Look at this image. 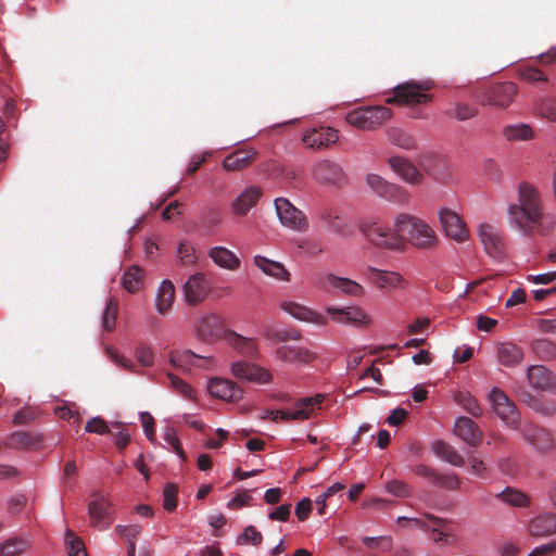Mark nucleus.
<instances>
[{
    "instance_id": "1",
    "label": "nucleus",
    "mask_w": 556,
    "mask_h": 556,
    "mask_svg": "<svg viewBox=\"0 0 556 556\" xmlns=\"http://www.w3.org/2000/svg\"><path fill=\"white\" fill-rule=\"evenodd\" d=\"M359 229L372 244L381 249L402 250L404 239L418 249H432L438 242L434 230L428 224L406 213L396 216L393 230L376 220L363 222Z\"/></svg>"
},
{
    "instance_id": "2",
    "label": "nucleus",
    "mask_w": 556,
    "mask_h": 556,
    "mask_svg": "<svg viewBox=\"0 0 556 556\" xmlns=\"http://www.w3.org/2000/svg\"><path fill=\"white\" fill-rule=\"evenodd\" d=\"M510 220L526 236L546 235L552 228V220L543 213L540 191L530 182L518 187V203L509 206Z\"/></svg>"
},
{
    "instance_id": "3",
    "label": "nucleus",
    "mask_w": 556,
    "mask_h": 556,
    "mask_svg": "<svg viewBox=\"0 0 556 556\" xmlns=\"http://www.w3.org/2000/svg\"><path fill=\"white\" fill-rule=\"evenodd\" d=\"M431 80L407 81L396 86L393 89V96L386 99L388 104L399 105H418L425 104L431 100V96L426 91L432 89Z\"/></svg>"
},
{
    "instance_id": "4",
    "label": "nucleus",
    "mask_w": 556,
    "mask_h": 556,
    "mask_svg": "<svg viewBox=\"0 0 556 556\" xmlns=\"http://www.w3.org/2000/svg\"><path fill=\"white\" fill-rule=\"evenodd\" d=\"M392 117V111L383 105L361 106L345 116L346 122L362 130H375Z\"/></svg>"
},
{
    "instance_id": "5",
    "label": "nucleus",
    "mask_w": 556,
    "mask_h": 556,
    "mask_svg": "<svg viewBox=\"0 0 556 556\" xmlns=\"http://www.w3.org/2000/svg\"><path fill=\"white\" fill-rule=\"evenodd\" d=\"M522 439L531 448L542 455H548L556 450V438L553 432L540 425L526 421L518 429Z\"/></svg>"
},
{
    "instance_id": "6",
    "label": "nucleus",
    "mask_w": 556,
    "mask_h": 556,
    "mask_svg": "<svg viewBox=\"0 0 556 556\" xmlns=\"http://www.w3.org/2000/svg\"><path fill=\"white\" fill-rule=\"evenodd\" d=\"M490 401L496 416L510 429L517 430L521 426L520 413L516 404L501 389H492Z\"/></svg>"
},
{
    "instance_id": "7",
    "label": "nucleus",
    "mask_w": 556,
    "mask_h": 556,
    "mask_svg": "<svg viewBox=\"0 0 556 556\" xmlns=\"http://www.w3.org/2000/svg\"><path fill=\"white\" fill-rule=\"evenodd\" d=\"M114 509L112 502L100 492L92 494L88 504V515L91 526L100 531L108 529L114 521Z\"/></svg>"
},
{
    "instance_id": "8",
    "label": "nucleus",
    "mask_w": 556,
    "mask_h": 556,
    "mask_svg": "<svg viewBox=\"0 0 556 556\" xmlns=\"http://www.w3.org/2000/svg\"><path fill=\"white\" fill-rule=\"evenodd\" d=\"M275 208L280 223L295 231H306L308 222L305 214L296 208L288 199L277 198Z\"/></svg>"
},
{
    "instance_id": "9",
    "label": "nucleus",
    "mask_w": 556,
    "mask_h": 556,
    "mask_svg": "<svg viewBox=\"0 0 556 556\" xmlns=\"http://www.w3.org/2000/svg\"><path fill=\"white\" fill-rule=\"evenodd\" d=\"M324 401V395L317 394L312 397H303L300 399L295 403V407L293 409L288 410H271L270 418L274 421L277 420H305L308 419L312 412L316 407H320V404Z\"/></svg>"
},
{
    "instance_id": "10",
    "label": "nucleus",
    "mask_w": 556,
    "mask_h": 556,
    "mask_svg": "<svg viewBox=\"0 0 556 556\" xmlns=\"http://www.w3.org/2000/svg\"><path fill=\"white\" fill-rule=\"evenodd\" d=\"M368 186L379 197L399 204H407L409 194L401 187L390 184L376 174H369L366 178Z\"/></svg>"
},
{
    "instance_id": "11",
    "label": "nucleus",
    "mask_w": 556,
    "mask_h": 556,
    "mask_svg": "<svg viewBox=\"0 0 556 556\" xmlns=\"http://www.w3.org/2000/svg\"><path fill=\"white\" fill-rule=\"evenodd\" d=\"M413 472L421 478L429 480V482L441 489L448 491H456L460 488V480L454 472L441 473L434 468L424 464H418L413 467Z\"/></svg>"
},
{
    "instance_id": "12",
    "label": "nucleus",
    "mask_w": 556,
    "mask_h": 556,
    "mask_svg": "<svg viewBox=\"0 0 556 556\" xmlns=\"http://www.w3.org/2000/svg\"><path fill=\"white\" fill-rule=\"evenodd\" d=\"M517 87L511 81L493 84L484 91L482 104L507 108L514 100Z\"/></svg>"
},
{
    "instance_id": "13",
    "label": "nucleus",
    "mask_w": 556,
    "mask_h": 556,
    "mask_svg": "<svg viewBox=\"0 0 556 556\" xmlns=\"http://www.w3.org/2000/svg\"><path fill=\"white\" fill-rule=\"evenodd\" d=\"M313 176L318 182L324 185L340 187L346 182V175L342 167L329 160L318 162L314 166Z\"/></svg>"
},
{
    "instance_id": "14",
    "label": "nucleus",
    "mask_w": 556,
    "mask_h": 556,
    "mask_svg": "<svg viewBox=\"0 0 556 556\" xmlns=\"http://www.w3.org/2000/svg\"><path fill=\"white\" fill-rule=\"evenodd\" d=\"M480 240L486 253L492 257H501L505 252L503 232L493 225L482 224L478 229Z\"/></svg>"
},
{
    "instance_id": "15",
    "label": "nucleus",
    "mask_w": 556,
    "mask_h": 556,
    "mask_svg": "<svg viewBox=\"0 0 556 556\" xmlns=\"http://www.w3.org/2000/svg\"><path fill=\"white\" fill-rule=\"evenodd\" d=\"M530 387L541 392L556 393V376L543 365H532L527 369Z\"/></svg>"
},
{
    "instance_id": "16",
    "label": "nucleus",
    "mask_w": 556,
    "mask_h": 556,
    "mask_svg": "<svg viewBox=\"0 0 556 556\" xmlns=\"http://www.w3.org/2000/svg\"><path fill=\"white\" fill-rule=\"evenodd\" d=\"M440 223L446 236L458 242L468 238V230L463 219L452 210L442 208L439 213Z\"/></svg>"
},
{
    "instance_id": "17",
    "label": "nucleus",
    "mask_w": 556,
    "mask_h": 556,
    "mask_svg": "<svg viewBox=\"0 0 556 556\" xmlns=\"http://www.w3.org/2000/svg\"><path fill=\"white\" fill-rule=\"evenodd\" d=\"M275 356L288 364L306 365L316 358V353L296 344H283L276 349Z\"/></svg>"
},
{
    "instance_id": "18",
    "label": "nucleus",
    "mask_w": 556,
    "mask_h": 556,
    "mask_svg": "<svg viewBox=\"0 0 556 556\" xmlns=\"http://www.w3.org/2000/svg\"><path fill=\"white\" fill-rule=\"evenodd\" d=\"M207 390L214 397L227 401L238 402L243 396V391L233 381L224 378H212Z\"/></svg>"
},
{
    "instance_id": "19",
    "label": "nucleus",
    "mask_w": 556,
    "mask_h": 556,
    "mask_svg": "<svg viewBox=\"0 0 556 556\" xmlns=\"http://www.w3.org/2000/svg\"><path fill=\"white\" fill-rule=\"evenodd\" d=\"M338 138L337 129L320 126L307 130L303 136V142L311 149L320 150L336 143Z\"/></svg>"
},
{
    "instance_id": "20",
    "label": "nucleus",
    "mask_w": 556,
    "mask_h": 556,
    "mask_svg": "<svg viewBox=\"0 0 556 556\" xmlns=\"http://www.w3.org/2000/svg\"><path fill=\"white\" fill-rule=\"evenodd\" d=\"M210 292V283L203 274L189 277L184 286L185 299L188 304L197 305L205 300Z\"/></svg>"
},
{
    "instance_id": "21",
    "label": "nucleus",
    "mask_w": 556,
    "mask_h": 556,
    "mask_svg": "<svg viewBox=\"0 0 556 556\" xmlns=\"http://www.w3.org/2000/svg\"><path fill=\"white\" fill-rule=\"evenodd\" d=\"M231 372L237 379L251 382L267 383L271 380V375L268 370L244 361L233 363Z\"/></svg>"
},
{
    "instance_id": "22",
    "label": "nucleus",
    "mask_w": 556,
    "mask_h": 556,
    "mask_svg": "<svg viewBox=\"0 0 556 556\" xmlns=\"http://www.w3.org/2000/svg\"><path fill=\"white\" fill-rule=\"evenodd\" d=\"M198 337L205 342L218 340L224 333V324L220 316L210 314L202 317L197 325Z\"/></svg>"
},
{
    "instance_id": "23",
    "label": "nucleus",
    "mask_w": 556,
    "mask_h": 556,
    "mask_svg": "<svg viewBox=\"0 0 556 556\" xmlns=\"http://www.w3.org/2000/svg\"><path fill=\"white\" fill-rule=\"evenodd\" d=\"M327 312L337 323L353 324L357 326L368 325L370 323V317L358 306H348L343 308L329 307Z\"/></svg>"
},
{
    "instance_id": "24",
    "label": "nucleus",
    "mask_w": 556,
    "mask_h": 556,
    "mask_svg": "<svg viewBox=\"0 0 556 556\" xmlns=\"http://www.w3.org/2000/svg\"><path fill=\"white\" fill-rule=\"evenodd\" d=\"M262 194L261 187L250 186L245 188L231 203L233 213L239 216L247 215L257 204Z\"/></svg>"
},
{
    "instance_id": "25",
    "label": "nucleus",
    "mask_w": 556,
    "mask_h": 556,
    "mask_svg": "<svg viewBox=\"0 0 556 556\" xmlns=\"http://www.w3.org/2000/svg\"><path fill=\"white\" fill-rule=\"evenodd\" d=\"M454 432L470 446H478L482 441V432L478 425L468 417H459L454 426Z\"/></svg>"
},
{
    "instance_id": "26",
    "label": "nucleus",
    "mask_w": 556,
    "mask_h": 556,
    "mask_svg": "<svg viewBox=\"0 0 556 556\" xmlns=\"http://www.w3.org/2000/svg\"><path fill=\"white\" fill-rule=\"evenodd\" d=\"M369 279L378 287V288H397L404 289L407 287V281L403 278L402 275L395 271H387L377 269L374 267L368 268Z\"/></svg>"
},
{
    "instance_id": "27",
    "label": "nucleus",
    "mask_w": 556,
    "mask_h": 556,
    "mask_svg": "<svg viewBox=\"0 0 556 556\" xmlns=\"http://www.w3.org/2000/svg\"><path fill=\"white\" fill-rule=\"evenodd\" d=\"M256 155L254 149H239L224 159L223 168L228 172L241 170L250 166Z\"/></svg>"
},
{
    "instance_id": "28",
    "label": "nucleus",
    "mask_w": 556,
    "mask_h": 556,
    "mask_svg": "<svg viewBox=\"0 0 556 556\" xmlns=\"http://www.w3.org/2000/svg\"><path fill=\"white\" fill-rule=\"evenodd\" d=\"M388 162L392 170L395 172L403 180L409 184L421 182L422 175L408 160L401 156H392Z\"/></svg>"
},
{
    "instance_id": "29",
    "label": "nucleus",
    "mask_w": 556,
    "mask_h": 556,
    "mask_svg": "<svg viewBox=\"0 0 556 556\" xmlns=\"http://www.w3.org/2000/svg\"><path fill=\"white\" fill-rule=\"evenodd\" d=\"M42 440L43 437L40 433L16 431L7 438L4 444L11 448H37Z\"/></svg>"
},
{
    "instance_id": "30",
    "label": "nucleus",
    "mask_w": 556,
    "mask_h": 556,
    "mask_svg": "<svg viewBox=\"0 0 556 556\" xmlns=\"http://www.w3.org/2000/svg\"><path fill=\"white\" fill-rule=\"evenodd\" d=\"M253 263L265 275L280 281H290V273L281 263L269 260L262 255H255L253 258Z\"/></svg>"
},
{
    "instance_id": "31",
    "label": "nucleus",
    "mask_w": 556,
    "mask_h": 556,
    "mask_svg": "<svg viewBox=\"0 0 556 556\" xmlns=\"http://www.w3.org/2000/svg\"><path fill=\"white\" fill-rule=\"evenodd\" d=\"M208 256L217 266L228 270H236L241 265L239 257L225 247L211 248Z\"/></svg>"
},
{
    "instance_id": "32",
    "label": "nucleus",
    "mask_w": 556,
    "mask_h": 556,
    "mask_svg": "<svg viewBox=\"0 0 556 556\" xmlns=\"http://www.w3.org/2000/svg\"><path fill=\"white\" fill-rule=\"evenodd\" d=\"M327 285L351 296H362L365 293L364 288L358 282L349 278L338 277L332 274L325 276L324 286Z\"/></svg>"
},
{
    "instance_id": "33",
    "label": "nucleus",
    "mask_w": 556,
    "mask_h": 556,
    "mask_svg": "<svg viewBox=\"0 0 556 556\" xmlns=\"http://www.w3.org/2000/svg\"><path fill=\"white\" fill-rule=\"evenodd\" d=\"M281 308L299 320L316 325H325L327 323L323 315L294 302H285L281 304Z\"/></svg>"
},
{
    "instance_id": "34",
    "label": "nucleus",
    "mask_w": 556,
    "mask_h": 556,
    "mask_svg": "<svg viewBox=\"0 0 556 556\" xmlns=\"http://www.w3.org/2000/svg\"><path fill=\"white\" fill-rule=\"evenodd\" d=\"M529 532L536 538L556 533V514H543L535 517L529 525Z\"/></svg>"
},
{
    "instance_id": "35",
    "label": "nucleus",
    "mask_w": 556,
    "mask_h": 556,
    "mask_svg": "<svg viewBox=\"0 0 556 556\" xmlns=\"http://www.w3.org/2000/svg\"><path fill=\"white\" fill-rule=\"evenodd\" d=\"M497 359L505 367H515L523 361V351L514 343L504 342L497 346Z\"/></svg>"
},
{
    "instance_id": "36",
    "label": "nucleus",
    "mask_w": 556,
    "mask_h": 556,
    "mask_svg": "<svg viewBox=\"0 0 556 556\" xmlns=\"http://www.w3.org/2000/svg\"><path fill=\"white\" fill-rule=\"evenodd\" d=\"M175 300V287L170 280H163L155 296V307L159 314L166 315Z\"/></svg>"
},
{
    "instance_id": "37",
    "label": "nucleus",
    "mask_w": 556,
    "mask_h": 556,
    "mask_svg": "<svg viewBox=\"0 0 556 556\" xmlns=\"http://www.w3.org/2000/svg\"><path fill=\"white\" fill-rule=\"evenodd\" d=\"M432 451L439 458L453 466L463 467L465 464L464 457L455 450V447L444 441L433 442Z\"/></svg>"
},
{
    "instance_id": "38",
    "label": "nucleus",
    "mask_w": 556,
    "mask_h": 556,
    "mask_svg": "<svg viewBox=\"0 0 556 556\" xmlns=\"http://www.w3.org/2000/svg\"><path fill=\"white\" fill-rule=\"evenodd\" d=\"M227 340L243 356L254 357L257 354V346L253 339L242 337L236 332H229Z\"/></svg>"
},
{
    "instance_id": "39",
    "label": "nucleus",
    "mask_w": 556,
    "mask_h": 556,
    "mask_svg": "<svg viewBox=\"0 0 556 556\" xmlns=\"http://www.w3.org/2000/svg\"><path fill=\"white\" fill-rule=\"evenodd\" d=\"M30 546L28 540L23 538H13L0 544V556H20Z\"/></svg>"
},
{
    "instance_id": "40",
    "label": "nucleus",
    "mask_w": 556,
    "mask_h": 556,
    "mask_svg": "<svg viewBox=\"0 0 556 556\" xmlns=\"http://www.w3.org/2000/svg\"><path fill=\"white\" fill-rule=\"evenodd\" d=\"M531 349L534 354L543 361L556 359V343L547 339L532 341Z\"/></svg>"
},
{
    "instance_id": "41",
    "label": "nucleus",
    "mask_w": 556,
    "mask_h": 556,
    "mask_svg": "<svg viewBox=\"0 0 556 556\" xmlns=\"http://www.w3.org/2000/svg\"><path fill=\"white\" fill-rule=\"evenodd\" d=\"M503 136L508 141L530 140L533 137V130L527 124L508 125L504 127Z\"/></svg>"
},
{
    "instance_id": "42",
    "label": "nucleus",
    "mask_w": 556,
    "mask_h": 556,
    "mask_svg": "<svg viewBox=\"0 0 556 556\" xmlns=\"http://www.w3.org/2000/svg\"><path fill=\"white\" fill-rule=\"evenodd\" d=\"M388 140L400 148L410 150L416 147V141L408 132L400 128H391L387 131Z\"/></svg>"
},
{
    "instance_id": "43",
    "label": "nucleus",
    "mask_w": 556,
    "mask_h": 556,
    "mask_svg": "<svg viewBox=\"0 0 556 556\" xmlns=\"http://www.w3.org/2000/svg\"><path fill=\"white\" fill-rule=\"evenodd\" d=\"M124 288L130 292H137L142 286V269L138 266H131L123 277Z\"/></svg>"
},
{
    "instance_id": "44",
    "label": "nucleus",
    "mask_w": 556,
    "mask_h": 556,
    "mask_svg": "<svg viewBox=\"0 0 556 556\" xmlns=\"http://www.w3.org/2000/svg\"><path fill=\"white\" fill-rule=\"evenodd\" d=\"M115 530L122 538H125L127 540L128 556H134V554L136 553L135 540L140 534L141 527L137 526V525H131V526L118 525V526H116Z\"/></svg>"
},
{
    "instance_id": "45",
    "label": "nucleus",
    "mask_w": 556,
    "mask_h": 556,
    "mask_svg": "<svg viewBox=\"0 0 556 556\" xmlns=\"http://www.w3.org/2000/svg\"><path fill=\"white\" fill-rule=\"evenodd\" d=\"M530 399L529 407L533 409L535 413H539L543 416H555L556 415V402L553 400H543L536 399L531 394H527Z\"/></svg>"
},
{
    "instance_id": "46",
    "label": "nucleus",
    "mask_w": 556,
    "mask_h": 556,
    "mask_svg": "<svg viewBox=\"0 0 556 556\" xmlns=\"http://www.w3.org/2000/svg\"><path fill=\"white\" fill-rule=\"evenodd\" d=\"M65 544L67 547L68 556H87L85 545L80 538L67 530L65 534Z\"/></svg>"
},
{
    "instance_id": "47",
    "label": "nucleus",
    "mask_w": 556,
    "mask_h": 556,
    "mask_svg": "<svg viewBox=\"0 0 556 556\" xmlns=\"http://www.w3.org/2000/svg\"><path fill=\"white\" fill-rule=\"evenodd\" d=\"M117 312V301L114 298H111L106 303L102 317V325L106 331H112L115 328Z\"/></svg>"
},
{
    "instance_id": "48",
    "label": "nucleus",
    "mask_w": 556,
    "mask_h": 556,
    "mask_svg": "<svg viewBox=\"0 0 556 556\" xmlns=\"http://www.w3.org/2000/svg\"><path fill=\"white\" fill-rule=\"evenodd\" d=\"M362 542L371 549H380L382 552L390 551L392 548L393 540L391 536H364Z\"/></svg>"
},
{
    "instance_id": "49",
    "label": "nucleus",
    "mask_w": 556,
    "mask_h": 556,
    "mask_svg": "<svg viewBox=\"0 0 556 556\" xmlns=\"http://www.w3.org/2000/svg\"><path fill=\"white\" fill-rule=\"evenodd\" d=\"M536 112L541 117L556 123V99H542L536 105Z\"/></svg>"
},
{
    "instance_id": "50",
    "label": "nucleus",
    "mask_w": 556,
    "mask_h": 556,
    "mask_svg": "<svg viewBox=\"0 0 556 556\" xmlns=\"http://www.w3.org/2000/svg\"><path fill=\"white\" fill-rule=\"evenodd\" d=\"M388 493L396 497H408L413 493V489L409 484L401 480H391L386 484Z\"/></svg>"
},
{
    "instance_id": "51",
    "label": "nucleus",
    "mask_w": 556,
    "mask_h": 556,
    "mask_svg": "<svg viewBox=\"0 0 556 556\" xmlns=\"http://www.w3.org/2000/svg\"><path fill=\"white\" fill-rule=\"evenodd\" d=\"M478 114V109L467 103H456L454 109L448 111V115L457 118L458 121H466L475 117Z\"/></svg>"
},
{
    "instance_id": "52",
    "label": "nucleus",
    "mask_w": 556,
    "mask_h": 556,
    "mask_svg": "<svg viewBox=\"0 0 556 556\" xmlns=\"http://www.w3.org/2000/svg\"><path fill=\"white\" fill-rule=\"evenodd\" d=\"M262 542H263V535L254 526L245 527L241 536L238 539L239 544H248L249 543L254 546L261 545Z\"/></svg>"
},
{
    "instance_id": "53",
    "label": "nucleus",
    "mask_w": 556,
    "mask_h": 556,
    "mask_svg": "<svg viewBox=\"0 0 556 556\" xmlns=\"http://www.w3.org/2000/svg\"><path fill=\"white\" fill-rule=\"evenodd\" d=\"M178 489L175 484L168 483L163 491V506L167 511H174L177 507Z\"/></svg>"
},
{
    "instance_id": "54",
    "label": "nucleus",
    "mask_w": 556,
    "mask_h": 556,
    "mask_svg": "<svg viewBox=\"0 0 556 556\" xmlns=\"http://www.w3.org/2000/svg\"><path fill=\"white\" fill-rule=\"evenodd\" d=\"M264 336L277 342H286L289 340H299L300 333L293 330H270L266 329Z\"/></svg>"
},
{
    "instance_id": "55",
    "label": "nucleus",
    "mask_w": 556,
    "mask_h": 556,
    "mask_svg": "<svg viewBox=\"0 0 556 556\" xmlns=\"http://www.w3.org/2000/svg\"><path fill=\"white\" fill-rule=\"evenodd\" d=\"M501 496L504 502H506L513 506L522 507L528 504V497L523 493H521L519 491L511 490V489H506L501 494Z\"/></svg>"
},
{
    "instance_id": "56",
    "label": "nucleus",
    "mask_w": 556,
    "mask_h": 556,
    "mask_svg": "<svg viewBox=\"0 0 556 556\" xmlns=\"http://www.w3.org/2000/svg\"><path fill=\"white\" fill-rule=\"evenodd\" d=\"M178 255L179 262L184 266L194 265L198 260L194 249L186 243H180L178 249Z\"/></svg>"
},
{
    "instance_id": "57",
    "label": "nucleus",
    "mask_w": 556,
    "mask_h": 556,
    "mask_svg": "<svg viewBox=\"0 0 556 556\" xmlns=\"http://www.w3.org/2000/svg\"><path fill=\"white\" fill-rule=\"evenodd\" d=\"M344 488H345V485L343 483L336 482L331 486L327 488V490L323 494L317 496L315 502L316 503H323V507L318 509V514L320 516L325 515L326 501L329 497H331L332 495H334L336 493L342 491Z\"/></svg>"
},
{
    "instance_id": "58",
    "label": "nucleus",
    "mask_w": 556,
    "mask_h": 556,
    "mask_svg": "<svg viewBox=\"0 0 556 556\" xmlns=\"http://www.w3.org/2000/svg\"><path fill=\"white\" fill-rule=\"evenodd\" d=\"M202 224L207 230H212L213 228L219 226L222 224V216L219 211L214 207L208 208L202 218Z\"/></svg>"
},
{
    "instance_id": "59",
    "label": "nucleus",
    "mask_w": 556,
    "mask_h": 556,
    "mask_svg": "<svg viewBox=\"0 0 556 556\" xmlns=\"http://www.w3.org/2000/svg\"><path fill=\"white\" fill-rule=\"evenodd\" d=\"M323 219L331 231L342 236L348 235L345 224L339 216H331L330 214H327L323 216Z\"/></svg>"
},
{
    "instance_id": "60",
    "label": "nucleus",
    "mask_w": 556,
    "mask_h": 556,
    "mask_svg": "<svg viewBox=\"0 0 556 556\" xmlns=\"http://www.w3.org/2000/svg\"><path fill=\"white\" fill-rule=\"evenodd\" d=\"M426 518L428 519V523L430 526V530L433 533L440 534V535H450V533L444 529L447 525V520L437 517L432 514H426Z\"/></svg>"
},
{
    "instance_id": "61",
    "label": "nucleus",
    "mask_w": 556,
    "mask_h": 556,
    "mask_svg": "<svg viewBox=\"0 0 556 556\" xmlns=\"http://www.w3.org/2000/svg\"><path fill=\"white\" fill-rule=\"evenodd\" d=\"M85 430H86V432L98 433V434L110 433V430H109V427H108L105 420L102 419L101 417H94V418L90 419L87 422Z\"/></svg>"
},
{
    "instance_id": "62",
    "label": "nucleus",
    "mask_w": 556,
    "mask_h": 556,
    "mask_svg": "<svg viewBox=\"0 0 556 556\" xmlns=\"http://www.w3.org/2000/svg\"><path fill=\"white\" fill-rule=\"evenodd\" d=\"M520 77L523 80L535 83V81H547L545 74L535 67H525L520 71Z\"/></svg>"
},
{
    "instance_id": "63",
    "label": "nucleus",
    "mask_w": 556,
    "mask_h": 556,
    "mask_svg": "<svg viewBox=\"0 0 556 556\" xmlns=\"http://www.w3.org/2000/svg\"><path fill=\"white\" fill-rule=\"evenodd\" d=\"M291 516V504H282L268 514L270 520L287 522Z\"/></svg>"
},
{
    "instance_id": "64",
    "label": "nucleus",
    "mask_w": 556,
    "mask_h": 556,
    "mask_svg": "<svg viewBox=\"0 0 556 556\" xmlns=\"http://www.w3.org/2000/svg\"><path fill=\"white\" fill-rule=\"evenodd\" d=\"M167 377L170 381L172 387L181 395H184L187 399H190L192 396V389L184 380H181L179 377L173 374H168Z\"/></svg>"
}]
</instances>
